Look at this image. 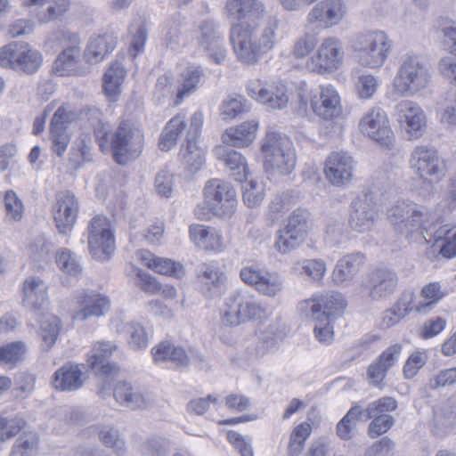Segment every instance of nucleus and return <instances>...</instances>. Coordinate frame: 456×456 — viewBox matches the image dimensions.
Segmentation results:
<instances>
[{"instance_id": "nucleus-39", "label": "nucleus", "mask_w": 456, "mask_h": 456, "mask_svg": "<svg viewBox=\"0 0 456 456\" xmlns=\"http://www.w3.org/2000/svg\"><path fill=\"white\" fill-rule=\"evenodd\" d=\"M113 396L118 403L131 410L144 409L147 406L144 396L126 381H120L116 385Z\"/></svg>"}, {"instance_id": "nucleus-40", "label": "nucleus", "mask_w": 456, "mask_h": 456, "mask_svg": "<svg viewBox=\"0 0 456 456\" xmlns=\"http://www.w3.org/2000/svg\"><path fill=\"white\" fill-rule=\"evenodd\" d=\"M447 295L446 288L438 281L429 282L422 287L420 297L424 301L415 303L414 311L419 314H427Z\"/></svg>"}, {"instance_id": "nucleus-42", "label": "nucleus", "mask_w": 456, "mask_h": 456, "mask_svg": "<svg viewBox=\"0 0 456 456\" xmlns=\"http://www.w3.org/2000/svg\"><path fill=\"white\" fill-rule=\"evenodd\" d=\"M98 436L102 444L110 449L115 455H126L127 451L126 443L117 428L111 425L103 426L101 428Z\"/></svg>"}, {"instance_id": "nucleus-21", "label": "nucleus", "mask_w": 456, "mask_h": 456, "mask_svg": "<svg viewBox=\"0 0 456 456\" xmlns=\"http://www.w3.org/2000/svg\"><path fill=\"white\" fill-rule=\"evenodd\" d=\"M354 161L346 152H332L325 161L326 178L335 186H345L353 179Z\"/></svg>"}, {"instance_id": "nucleus-20", "label": "nucleus", "mask_w": 456, "mask_h": 456, "mask_svg": "<svg viewBox=\"0 0 456 456\" xmlns=\"http://www.w3.org/2000/svg\"><path fill=\"white\" fill-rule=\"evenodd\" d=\"M110 306L108 297L94 291L81 292L76 297V309L72 318L75 321L84 322L91 317L104 315Z\"/></svg>"}, {"instance_id": "nucleus-60", "label": "nucleus", "mask_w": 456, "mask_h": 456, "mask_svg": "<svg viewBox=\"0 0 456 456\" xmlns=\"http://www.w3.org/2000/svg\"><path fill=\"white\" fill-rule=\"evenodd\" d=\"M87 141H90V138L87 136L80 138L76 147L72 149L69 161L75 168H78L83 163L89 162L93 159L91 146Z\"/></svg>"}, {"instance_id": "nucleus-44", "label": "nucleus", "mask_w": 456, "mask_h": 456, "mask_svg": "<svg viewBox=\"0 0 456 456\" xmlns=\"http://www.w3.org/2000/svg\"><path fill=\"white\" fill-rule=\"evenodd\" d=\"M126 70L118 61H114L107 69L103 76V90L108 96H115L121 93Z\"/></svg>"}, {"instance_id": "nucleus-7", "label": "nucleus", "mask_w": 456, "mask_h": 456, "mask_svg": "<svg viewBox=\"0 0 456 456\" xmlns=\"http://www.w3.org/2000/svg\"><path fill=\"white\" fill-rule=\"evenodd\" d=\"M393 47L392 40L383 30H370L360 37L355 48L360 52L359 62L367 68L381 67Z\"/></svg>"}, {"instance_id": "nucleus-35", "label": "nucleus", "mask_w": 456, "mask_h": 456, "mask_svg": "<svg viewBox=\"0 0 456 456\" xmlns=\"http://www.w3.org/2000/svg\"><path fill=\"white\" fill-rule=\"evenodd\" d=\"M258 123L255 120L243 122L240 125L230 127L222 135L224 143L232 147H247L256 138Z\"/></svg>"}, {"instance_id": "nucleus-52", "label": "nucleus", "mask_w": 456, "mask_h": 456, "mask_svg": "<svg viewBox=\"0 0 456 456\" xmlns=\"http://www.w3.org/2000/svg\"><path fill=\"white\" fill-rule=\"evenodd\" d=\"M311 433V426L308 423L297 425L292 431L288 448V456H299L305 440Z\"/></svg>"}, {"instance_id": "nucleus-58", "label": "nucleus", "mask_w": 456, "mask_h": 456, "mask_svg": "<svg viewBox=\"0 0 456 456\" xmlns=\"http://www.w3.org/2000/svg\"><path fill=\"white\" fill-rule=\"evenodd\" d=\"M38 445L37 434H28L20 436L12 448L10 456H30Z\"/></svg>"}, {"instance_id": "nucleus-24", "label": "nucleus", "mask_w": 456, "mask_h": 456, "mask_svg": "<svg viewBox=\"0 0 456 456\" xmlns=\"http://www.w3.org/2000/svg\"><path fill=\"white\" fill-rule=\"evenodd\" d=\"M226 8L229 15L247 28H254L265 14L264 4L258 0H228Z\"/></svg>"}, {"instance_id": "nucleus-45", "label": "nucleus", "mask_w": 456, "mask_h": 456, "mask_svg": "<svg viewBox=\"0 0 456 456\" xmlns=\"http://www.w3.org/2000/svg\"><path fill=\"white\" fill-rule=\"evenodd\" d=\"M203 77L204 72L200 67L188 68L183 75V84L177 92L175 103L179 104L185 96L194 93Z\"/></svg>"}, {"instance_id": "nucleus-41", "label": "nucleus", "mask_w": 456, "mask_h": 456, "mask_svg": "<svg viewBox=\"0 0 456 456\" xmlns=\"http://www.w3.org/2000/svg\"><path fill=\"white\" fill-rule=\"evenodd\" d=\"M142 261L148 268L159 274L175 278H181L184 275L183 265L170 258L159 257L148 253L142 255Z\"/></svg>"}, {"instance_id": "nucleus-16", "label": "nucleus", "mask_w": 456, "mask_h": 456, "mask_svg": "<svg viewBox=\"0 0 456 456\" xmlns=\"http://www.w3.org/2000/svg\"><path fill=\"white\" fill-rule=\"evenodd\" d=\"M191 124L185 135L186 144L182 145L180 156L184 165L191 171H197L204 162V152L197 145V139L200 135L203 126V115L201 112H195L191 117Z\"/></svg>"}, {"instance_id": "nucleus-25", "label": "nucleus", "mask_w": 456, "mask_h": 456, "mask_svg": "<svg viewBox=\"0 0 456 456\" xmlns=\"http://www.w3.org/2000/svg\"><path fill=\"white\" fill-rule=\"evenodd\" d=\"M48 286L39 277L28 276L22 285L23 306L36 314L44 310L48 302Z\"/></svg>"}, {"instance_id": "nucleus-13", "label": "nucleus", "mask_w": 456, "mask_h": 456, "mask_svg": "<svg viewBox=\"0 0 456 456\" xmlns=\"http://www.w3.org/2000/svg\"><path fill=\"white\" fill-rule=\"evenodd\" d=\"M88 246L94 258L107 260L114 252V235L106 216H95L89 224Z\"/></svg>"}, {"instance_id": "nucleus-22", "label": "nucleus", "mask_w": 456, "mask_h": 456, "mask_svg": "<svg viewBox=\"0 0 456 456\" xmlns=\"http://www.w3.org/2000/svg\"><path fill=\"white\" fill-rule=\"evenodd\" d=\"M346 13L343 0H322L307 14V21L318 27L328 28L338 25Z\"/></svg>"}, {"instance_id": "nucleus-54", "label": "nucleus", "mask_w": 456, "mask_h": 456, "mask_svg": "<svg viewBox=\"0 0 456 456\" xmlns=\"http://www.w3.org/2000/svg\"><path fill=\"white\" fill-rule=\"evenodd\" d=\"M242 200L248 208L259 206L265 198L264 186L253 180L242 185Z\"/></svg>"}, {"instance_id": "nucleus-6", "label": "nucleus", "mask_w": 456, "mask_h": 456, "mask_svg": "<svg viewBox=\"0 0 456 456\" xmlns=\"http://www.w3.org/2000/svg\"><path fill=\"white\" fill-rule=\"evenodd\" d=\"M310 213L305 208L295 209L287 218L283 227L275 233L273 248L281 255L298 248L308 235Z\"/></svg>"}, {"instance_id": "nucleus-11", "label": "nucleus", "mask_w": 456, "mask_h": 456, "mask_svg": "<svg viewBox=\"0 0 456 456\" xmlns=\"http://www.w3.org/2000/svg\"><path fill=\"white\" fill-rule=\"evenodd\" d=\"M204 202L215 216L229 217L236 209V191L228 182L209 180L204 187Z\"/></svg>"}, {"instance_id": "nucleus-34", "label": "nucleus", "mask_w": 456, "mask_h": 456, "mask_svg": "<svg viewBox=\"0 0 456 456\" xmlns=\"http://www.w3.org/2000/svg\"><path fill=\"white\" fill-rule=\"evenodd\" d=\"M84 380L80 366L68 362L54 372L52 383L56 389L75 391L82 387Z\"/></svg>"}, {"instance_id": "nucleus-28", "label": "nucleus", "mask_w": 456, "mask_h": 456, "mask_svg": "<svg viewBox=\"0 0 456 456\" xmlns=\"http://www.w3.org/2000/svg\"><path fill=\"white\" fill-rule=\"evenodd\" d=\"M346 305L345 298L339 293L322 296L317 302L310 299L302 304V307L311 310L313 316H321L331 321L342 314Z\"/></svg>"}, {"instance_id": "nucleus-61", "label": "nucleus", "mask_w": 456, "mask_h": 456, "mask_svg": "<svg viewBox=\"0 0 456 456\" xmlns=\"http://www.w3.org/2000/svg\"><path fill=\"white\" fill-rule=\"evenodd\" d=\"M170 452L168 443L159 437H151L140 446L142 456H167Z\"/></svg>"}, {"instance_id": "nucleus-5", "label": "nucleus", "mask_w": 456, "mask_h": 456, "mask_svg": "<svg viewBox=\"0 0 456 456\" xmlns=\"http://www.w3.org/2000/svg\"><path fill=\"white\" fill-rule=\"evenodd\" d=\"M387 213L395 230L409 239L414 233L427 230V224L430 221L427 208L410 200L398 201Z\"/></svg>"}, {"instance_id": "nucleus-56", "label": "nucleus", "mask_w": 456, "mask_h": 456, "mask_svg": "<svg viewBox=\"0 0 456 456\" xmlns=\"http://www.w3.org/2000/svg\"><path fill=\"white\" fill-rule=\"evenodd\" d=\"M24 426L25 420L20 417L0 416V442L12 439L20 433Z\"/></svg>"}, {"instance_id": "nucleus-1", "label": "nucleus", "mask_w": 456, "mask_h": 456, "mask_svg": "<svg viewBox=\"0 0 456 456\" xmlns=\"http://www.w3.org/2000/svg\"><path fill=\"white\" fill-rule=\"evenodd\" d=\"M230 39L238 60L253 65L273 49L275 33L274 30H232Z\"/></svg>"}, {"instance_id": "nucleus-14", "label": "nucleus", "mask_w": 456, "mask_h": 456, "mask_svg": "<svg viewBox=\"0 0 456 456\" xmlns=\"http://www.w3.org/2000/svg\"><path fill=\"white\" fill-rule=\"evenodd\" d=\"M343 55L341 42L335 37H329L323 40L306 65L312 72L317 74L331 73L342 64Z\"/></svg>"}, {"instance_id": "nucleus-19", "label": "nucleus", "mask_w": 456, "mask_h": 456, "mask_svg": "<svg viewBox=\"0 0 456 456\" xmlns=\"http://www.w3.org/2000/svg\"><path fill=\"white\" fill-rule=\"evenodd\" d=\"M78 208L77 199L71 191H64L56 194L53 211L56 227L61 233L65 234L72 229L77 221Z\"/></svg>"}, {"instance_id": "nucleus-23", "label": "nucleus", "mask_w": 456, "mask_h": 456, "mask_svg": "<svg viewBox=\"0 0 456 456\" xmlns=\"http://www.w3.org/2000/svg\"><path fill=\"white\" fill-rule=\"evenodd\" d=\"M117 348L114 342L97 341L86 360L87 366L94 370L96 375L114 378L118 373V368L116 364L110 363L109 358Z\"/></svg>"}, {"instance_id": "nucleus-8", "label": "nucleus", "mask_w": 456, "mask_h": 456, "mask_svg": "<svg viewBox=\"0 0 456 456\" xmlns=\"http://www.w3.org/2000/svg\"><path fill=\"white\" fill-rule=\"evenodd\" d=\"M43 56L25 43H12L0 48V66L18 72L33 74L42 65Z\"/></svg>"}, {"instance_id": "nucleus-30", "label": "nucleus", "mask_w": 456, "mask_h": 456, "mask_svg": "<svg viewBox=\"0 0 456 456\" xmlns=\"http://www.w3.org/2000/svg\"><path fill=\"white\" fill-rule=\"evenodd\" d=\"M311 106L314 113L323 119H332L341 112L340 97L334 86H320L318 100H312Z\"/></svg>"}, {"instance_id": "nucleus-29", "label": "nucleus", "mask_w": 456, "mask_h": 456, "mask_svg": "<svg viewBox=\"0 0 456 456\" xmlns=\"http://www.w3.org/2000/svg\"><path fill=\"white\" fill-rule=\"evenodd\" d=\"M364 262V255L360 252L347 254L338 259L332 273L334 283L347 286L357 276Z\"/></svg>"}, {"instance_id": "nucleus-31", "label": "nucleus", "mask_w": 456, "mask_h": 456, "mask_svg": "<svg viewBox=\"0 0 456 456\" xmlns=\"http://www.w3.org/2000/svg\"><path fill=\"white\" fill-rule=\"evenodd\" d=\"M118 37L112 30L91 37L85 58L87 62L99 63L107 57L117 46Z\"/></svg>"}, {"instance_id": "nucleus-50", "label": "nucleus", "mask_w": 456, "mask_h": 456, "mask_svg": "<svg viewBox=\"0 0 456 456\" xmlns=\"http://www.w3.org/2000/svg\"><path fill=\"white\" fill-rule=\"evenodd\" d=\"M61 329V321L53 314H46L40 321V335L43 341L51 347L55 344Z\"/></svg>"}, {"instance_id": "nucleus-63", "label": "nucleus", "mask_w": 456, "mask_h": 456, "mask_svg": "<svg viewBox=\"0 0 456 456\" xmlns=\"http://www.w3.org/2000/svg\"><path fill=\"white\" fill-rule=\"evenodd\" d=\"M282 289V281L276 275L270 273H265L261 281L258 282L256 289L264 296L273 297L278 295Z\"/></svg>"}, {"instance_id": "nucleus-49", "label": "nucleus", "mask_w": 456, "mask_h": 456, "mask_svg": "<svg viewBox=\"0 0 456 456\" xmlns=\"http://www.w3.org/2000/svg\"><path fill=\"white\" fill-rule=\"evenodd\" d=\"M357 421H363V417L362 416V407L355 405L352 407L338 423V436L343 440L350 439L352 431L355 428Z\"/></svg>"}, {"instance_id": "nucleus-26", "label": "nucleus", "mask_w": 456, "mask_h": 456, "mask_svg": "<svg viewBox=\"0 0 456 456\" xmlns=\"http://www.w3.org/2000/svg\"><path fill=\"white\" fill-rule=\"evenodd\" d=\"M398 121L405 123L407 132L412 137L418 138L422 134L426 126V116L419 105L414 102L403 100L395 105Z\"/></svg>"}, {"instance_id": "nucleus-55", "label": "nucleus", "mask_w": 456, "mask_h": 456, "mask_svg": "<svg viewBox=\"0 0 456 456\" xmlns=\"http://www.w3.org/2000/svg\"><path fill=\"white\" fill-rule=\"evenodd\" d=\"M248 110L249 106L247 100L243 96L238 95L223 102L221 115L224 119L230 120L240 114L248 111Z\"/></svg>"}, {"instance_id": "nucleus-47", "label": "nucleus", "mask_w": 456, "mask_h": 456, "mask_svg": "<svg viewBox=\"0 0 456 456\" xmlns=\"http://www.w3.org/2000/svg\"><path fill=\"white\" fill-rule=\"evenodd\" d=\"M414 294H410V299L405 302L403 299L397 304L394 305L390 309L384 313L382 323L385 327L389 328L398 323L404 318L411 311L414 310Z\"/></svg>"}, {"instance_id": "nucleus-2", "label": "nucleus", "mask_w": 456, "mask_h": 456, "mask_svg": "<svg viewBox=\"0 0 456 456\" xmlns=\"http://www.w3.org/2000/svg\"><path fill=\"white\" fill-rule=\"evenodd\" d=\"M410 167L422 181L427 193L433 191L434 183L440 182L447 172L446 162L436 149L424 145L413 149Z\"/></svg>"}, {"instance_id": "nucleus-62", "label": "nucleus", "mask_w": 456, "mask_h": 456, "mask_svg": "<svg viewBox=\"0 0 456 456\" xmlns=\"http://www.w3.org/2000/svg\"><path fill=\"white\" fill-rule=\"evenodd\" d=\"M69 0H57L53 4L49 5L46 11L37 13V20L40 24L49 23L60 19L69 8Z\"/></svg>"}, {"instance_id": "nucleus-3", "label": "nucleus", "mask_w": 456, "mask_h": 456, "mask_svg": "<svg viewBox=\"0 0 456 456\" xmlns=\"http://www.w3.org/2000/svg\"><path fill=\"white\" fill-rule=\"evenodd\" d=\"M144 145L142 131L134 123L125 120L110 134L112 158L119 165H126L136 159L142 153Z\"/></svg>"}, {"instance_id": "nucleus-64", "label": "nucleus", "mask_w": 456, "mask_h": 456, "mask_svg": "<svg viewBox=\"0 0 456 456\" xmlns=\"http://www.w3.org/2000/svg\"><path fill=\"white\" fill-rule=\"evenodd\" d=\"M4 205L6 215L14 221H20L23 215V203L12 190L6 191L4 195Z\"/></svg>"}, {"instance_id": "nucleus-33", "label": "nucleus", "mask_w": 456, "mask_h": 456, "mask_svg": "<svg viewBox=\"0 0 456 456\" xmlns=\"http://www.w3.org/2000/svg\"><path fill=\"white\" fill-rule=\"evenodd\" d=\"M261 152L265 160L284 153L289 159L292 153H296L293 142L288 136L272 130H268L262 139Z\"/></svg>"}, {"instance_id": "nucleus-48", "label": "nucleus", "mask_w": 456, "mask_h": 456, "mask_svg": "<svg viewBox=\"0 0 456 456\" xmlns=\"http://www.w3.org/2000/svg\"><path fill=\"white\" fill-rule=\"evenodd\" d=\"M296 163V153H292V156L289 159L285 155L283 156V154H281L265 160V168L269 174L289 175L295 170Z\"/></svg>"}, {"instance_id": "nucleus-51", "label": "nucleus", "mask_w": 456, "mask_h": 456, "mask_svg": "<svg viewBox=\"0 0 456 456\" xmlns=\"http://www.w3.org/2000/svg\"><path fill=\"white\" fill-rule=\"evenodd\" d=\"M318 42L317 33L305 32L295 40L291 53L296 59H303L313 52Z\"/></svg>"}, {"instance_id": "nucleus-36", "label": "nucleus", "mask_w": 456, "mask_h": 456, "mask_svg": "<svg viewBox=\"0 0 456 456\" xmlns=\"http://www.w3.org/2000/svg\"><path fill=\"white\" fill-rule=\"evenodd\" d=\"M215 154L218 159L224 160V164L231 169V175L238 182L247 180L248 167L246 159L240 152L227 149L224 146L215 148Z\"/></svg>"}, {"instance_id": "nucleus-27", "label": "nucleus", "mask_w": 456, "mask_h": 456, "mask_svg": "<svg viewBox=\"0 0 456 456\" xmlns=\"http://www.w3.org/2000/svg\"><path fill=\"white\" fill-rule=\"evenodd\" d=\"M402 349V345L394 344L388 346L375 362L369 365L367 376L371 385L378 387L382 383L387 371L398 362Z\"/></svg>"}, {"instance_id": "nucleus-43", "label": "nucleus", "mask_w": 456, "mask_h": 456, "mask_svg": "<svg viewBox=\"0 0 456 456\" xmlns=\"http://www.w3.org/2000/svg\"><path fill=\"white\" fill-rule=\"evenodd\" d=\"M278 334L274 330V327L270 325L266 330L262 333L259 341L255 345L248 346L246 350L248 361H256L265 355L271 349L277 346Z\"/></svg>"}, {"instance_id": "nucleus-37", "label": "nucleus", "mask_w": 456, "mask_h": 456, "mask_svg": "<svg viewBox=\"0 0 456 456\" xmlns=\"http://www.w3.org/2000/svg\"><path fill=\"white\" fill-rule=\"evenodd\" d=\"M199 46L209 53L210 59L216 64H223L226 59L227 52L224 47V40L216 30H200L197 36Z\"/></svg>"}, {"instance_id": "nucleus-12", "label": "nucleus", "mask_w": 456, "mask_h": 456, "mask_svg": "<svg viewBox=\"0 0 456 456\" xmlns=\"http://www.w3.org/2000/svg\"><path fill=\"white\" fill-rule=\"evenodd\" d=\"M249 96L273 110H282L288 106L289 93L281 81H262L256 79L247 86Z\"/></svg>"}, {"instance_id": "nucleus-46", "label": "nucleus", "mask_w": 456, "mask_h": 456, "mask_svg": "<svg viewBox=\"0 0 456 456\" xmlns=\"http://www.w3.org/2000/svg\"><path fill=\"white\" fill-rule=\"evenodd\" d=\"M55 261L59 268L68 275L77 277L82 273V266L77 255L69 248L59 249Z\"/></svg>"}, {"instance_id": "nucleus-38", "label": "nucleus", "mask_w": 456, "mask_h": 456, "mask_svg": "<svg viewBox=\"0 0 456 456\" xmlns=\"http://www.w3.org/2000/svg\"><path fill=\"white\" fill-rule=\"evenodd\" d=\"M430 221L427 224V230L420 232V236L425 240L428 244H436L439 241L444 240L442 246L441 253L447 257L456 256V233L450 237L451 229L447 225L441 226L434 232H429Z\"/></svg>"}, {"instance_id": "nucleus-9", "label": "nucleus", "mask_w": 456, "mask_h": 456, "mask_svg": "<svg viewBox=\"0 0 456 456\" xmlns=\"http://www.w3.org/2000/svg\"><path fill=\"white\" fill-rule=\"evenodd\" d=\"M227 310L222 315L224 324L237 326L260 318L264 308L256 297L246 290H236L227 299Z\"/></svg>"}, {"instance_id": "nucleus-18", "label": "nucleus", "mask_w": 456, "mask_h": 456, "mask_svg": "<svg viewBox=\"0 0 456 456\" xmlns=\"http://www.w3.org/2000/svg\"><path fill=\"white\" fill-rule=\"evenodd\" d=\"M379 216L371 195L364 193L355 198L350 205L349 224L358 232H369Z\"/></svg>"}, {"instance_id": "nucleus-17", "label": "nucleus", "mask_w": 456, "mask_h": 456, "mask_svg": "<svg viewBox=\"0 0 456 456\" xmlns=\"http://www.w3.org/2000/svg\"><path fill=\"white\" fill-rule=\"evenodd\" d=\"M360 129L381 146L391 148L394 144V135L388 126L386 113L380 108H374L360 121Z\"/></svg>"}, {"instance_id": "nucleus-32", "label": "nucleus", "mask_w": 456, "mask_h": 456, "mask_svg": "<svg viewBox=\"0 0 456 456\" xmlns=\"http://www.w3.org/2000/svg\"><path fill=\"white\" fill-rule=\"evenodd\" d=\"M197 279L206 297H216L223 293L225 276L218 268L207 264L200 265L197 268Z\"/></svg>"}, {"instance_id": "nucleus-53", "label": "nucleus", "mask_w": 456, "mask_h": 456, "mask_svg": "<svg viewBox=\"0 0 456 456\" xmlns=\"http://www.w3.org/2000/svg\"><path fill=\"white\" fill-rule=\"evenodd\" d=\"M397 402L392 397H382L375 402L370 403L366 409L362 408V416L363 421L370 419L372 417L381 416L387 412L395 410Z\"/></svg>"}, {"instance_id": "nucleus-59", "label": "nucleus", "mask_w": 456, "mask_h": 456, "mask_svg": "<svg viewBox=\"0 0 456 456\" xmlns=\"http://www.w3.org/2000/svg\"><path fill=\"white\" fill-rule=\"evenodd\" d=\"M128 345L134 350L144 349L148 346V335L145 328L137 322L127 324Z\"/></svg>"}, {"instance_id": "nucleus-10", "label": "nucleus", "mask_w": 456, "mask_h": 456, "mask_svg": "<svg viewBox=\"0 0 456 456\" xmlns=\"http://www.w3.org/2000/svg\"><path fill=\"white\" fill-rule=\"evenodd\" d=\"M60 44L65 47L53 63V71L61 77L83 76L89 71L79 65L80 37L72 30H59Z\"/></svg>"}, {"instance_id": "nucleus-57", "label": "nucleus", "mask_w": 456, "mask_h": 456, "mask_svg": "<svg viewBox=\"0 0 456 456\" xmlns=\"http://www.w3.org/2000/svg\"><path fill=\"white\" fill-rule=\"evenodd\" d=\"M26 353V345L14 341L0 346V362L13 363L20 361Z\"/></svg>"}, {"instance_id": "nucleus-4", "label": "nucleus", "mask_w": 456, "mask_h": 456, "mask_svg": "<svg viewBox=\"0 0 456 456\" xmlns=\"http://www.w3.org/2000/svg\"><path fill=\"white\" fill-rule=\"evenodd\" d=\"M430 77L429 69L417 56L407 55L393 80L394 91L400 96H412L428 86Z\"/></svg>"}, {"instance_id": "nucleus-15", "label": "nucleus", "mask_w": 456, "mask_h": 456, "mask_svg": "<svg viewBox=\"0 0 456 456\" xmlns=\"http://www.w3.org/2000/svg\"><path fill=\"white\" fill-rule=\"evenodd\" d=\"M397 273L387 267L372 270L362 281V287L367 291L372 301H382L389 298L398 287Z\"/></svg>"}]
</instances>
